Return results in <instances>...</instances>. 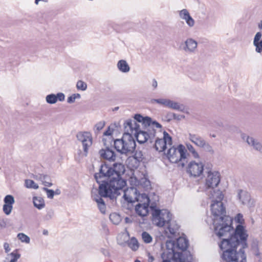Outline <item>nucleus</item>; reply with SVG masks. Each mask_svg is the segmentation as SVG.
Instances as JSON below:
<instances>
[{"label": "nucleus", "mask_w": 262, "mask_h": 262, "mask_svg": "<svg viewBox=\"0 0 262 262\" xmlns=\"http://www.w3.org/2000/svg\"><path fill=\"white\" fill-rule=\"evenodd\" d=\"M189 139L192 142L200 147H201L206 141L202 137L195 134H189Z\"/></svg>", "instance_id": "obj_21"}, {"label": "nucleus", "mask_w": 262, "mask_h": 262, "mask_svg": "<svg viewBox=\"0 0 262 262\" xmlns=\"http://www.w3.org/2000/svg\"><path fill=\"white\" fill-rule=\"evenodd\" d=\"M138 195V196L137 197L136 202H139V203H145V204H149L150 201L148 195H147L146 193H143L141 194L139 192Z\"/></svg>", "instance_id": "obj_27"}, {"label": "nucleus", "mask_w": 262, "mask_h": 262, "mask_svg": "<svg viewBox=\"0 0 262 262\" xmlns=\"http://www.w3.org/2000/svg\"><path fill=\"white\" fill-rule=\"evenodd\" d=\"M184 115H178L173 113L168 112L165 116L167 122H170L172 119L180 120L182 118H184Z\"/></svg>", "instance_id": "obj_29"}, {"label": "nucleus", "mask_w": 262, "mask_h": 262, "mask_svg": "<svg viewBox=\"0 0 262 262\" xmlns=\"http://www.w3.org/2000/svg\"><path fill=\"white\" fill-rule=\"evenodd\" d=\"M204 170V165L202 163H196L195 161L190 162L187 169V172L191 176L197 177L200 176Z\"/></svg>", "instance_id": "obj_11"}, {"label": "nucleus", "mask_w": 262, "mask_h": 262, "mask_svg": "<svg viewBox=\"0 0 262 262\" xmlns=\"http://www.w3.org/2000/svg\"><path fill=\"white\" fill-rule=\"evenodd\" d=\"M220 180V174L218 171H208L206 185L208 188H214L219 185Z\"/></svg>", "instance_id": "obj_13"}, {"label": "nucleus", "mask_w": 262, "mask_h": 262, "mask_svg": "<svg viewBox=\"0 0 262 262\" xmlns=\"http://www.w3.org/2000/svg\"><path fill=\"white\" fill-rule=\"evenodd\" d=\"M180 17L185 20L187 24L189 27H193L194 24V20L190 15L189 12L187 9H184L179 12Z\"/></svg>", "instance_id": "obj_18"}, {"label": "nucleus", "mask_w": 262, "mask_h": 262, "mask_svg": "<svg viewBox=\"0 0 262 262\" xmlns=\"http://www.w3.org/2000/svg\"><path fill=\"white\" fill-rule=\"evenodd\" d=\"M144 117L141 115L140 114H137L135 115L134 116V120L135 121H138V122H143Z\"/></svg>", "instance_id": "obj_52"}, {"label": "nucleus", "mask_w": 262, "mask_h": 262, "mask_svg": "<svg viewBox=\"0 0 262 262\" xmlns=\"http://www.w3.org/2000/svg\"><path fill=\"white\" fill-rule=\"evenodd\" d=\"M187 148L189 150V151L191 153L192 156L194 158H199V155L197 152V151L195 150L193 146L190 144H186Z\"/></svg>", "instance_id": "obj_36"}, {"label": "nucleus", "mask_w": 262, "mask_h": 262, "mask_svg": "<svg viewBox=\"0 0 262 262\" xmlns=\"http://www.w3.org/2000/svg\"><path fill=\"white\" fill-rule=\"evenodd\" d=\"M262 33L258 32L256 33L254 39L253 45L255 47V51L257 53H260L262 52Z\"/></svg>", "instance_id": "obj_20"}, {"label": "nucleus", "mask_w": 262, "mask_h": 262, "mask_svg": "<svg viewBox=\"0 0 262 262\" xmlns=\"http://www.w3.org/2000/svg\"><path fill=\"white\" fill-rule=\"evenodd\" d=\"M76 137L78 140L82 143L84 156H86L89 147L92 144V137L91 134L89 132H79L77 133Z\"/></svg>", "instance_id": "obj_10"}, {"label": "nucleus", "mask_w": 262, "mask_h": 262, "mask_svg": "<svg viewBox=\"0 0 262 262\" xmlns=\"http://www.w3.org/2000/svg\"><path fill=\"white\" fill-rule=\"evenodd\" d=\"M97 205L100 211L102 214H105L106 211V206L105 203H101V204H98Z\"/></svg>", "instance_id": "obj_51"}, {"label": "nucleus", "mask_w": 262, "mask_h": 262, "mask_svg": "<svg viewBox=\"0 0 262 262\" xmlns=\"http://www.w3.org/2000/svg\"><path fill=\"white\" fill-rule=\"evenodd\" d=\"M4 202L3 210L5 214L8 215L12 212L13 205L15 203L14 198L12 195H7L4 199Z\"/></svg>", "instance_id": "obj_14"}, {"label": "nucleus", "mask_w": 262, "mask_h": 262, "mask_svg": "<svg viewBox=\"0 0 262 262\" xmlns=\"http://www.w3.org/2000/svg\"><path fill=\"white\" fill-rule=\"evenodd\" d=\"M166 145L162 139L157 138L155 140L154 148L157 151L159 152L163 151L166 149Z\"/></svg>", "instance_id": "obj_23"}, {"label": "nucleus", "mask_w": 262, "mask_h": 262, "mask_svg": "<svg viewBox=\"0 0 262 262\" xmlns=\"http://www.w3.org/2000/svg\"><path fill=\"white\" fill-rule=\"evenodd\" d=\"M39 179L42 182L46 181L47 180L50 179V177L46 174H39Z\"/></svg>", "instance_id": "obj_54"}, {"label": "nucleus", "mask_w": 262, "mask_h": 262, "mask_svg": "<svg viewBox=\"0 0 262 262\" xmlns=\"http://www.w3.org/2000/svg\"><path fill=\"white\" fill-rule=\"evenodd\" d=\"M149 204L145 203H138L135 207V211L137 214L140 216H146L149 212Z\"/></svg>", "instance_id": "obj_16"}, {"label": "nucleus", "mask_w": 262, "mask_h": 262, "mask_svg": "<svg viewBox=\"0 0 262 262\" xmlns=\"http://www.w3.org/2000/svg\"><path fill=\"white\" fill-rule=\"evenodd\" d=\"M7 223L6 221L4 220H3L0 221V228H5L6 227Z\"/></svg>", "instance_id": "obj_58"}, {"label": "nucleus", "mask_w": 262, "mask_h": 262, "mask_svg": "<svg viewBox=\"0 0 262 262\" xmlns=\"http://www.w3.org/2000/svg\"><path fill=\"white\" fill-rule=\"evenodd\" d=\"M140 183L143 187L146 189H148V187L150 186V181L147 179H142Z\"/></svg>", "instance_id": "obj_49"}, {"label": "nucleus", "mask_w": 262, "mask_h": 262, "mask_svg": "<svg viewBox=\"0 0 262 262\" xmlns=\"http://www.w3.org/2000/svg\"><path fill=\"white\" fill-rule=\"evenodd\" d=\"M110 220L114 224L118 225L121 221V217L116 213H112L110 215Z\"/></svg>", "instance_id": "obj_31"}, {"label": "nucleus", "mask_w": 262, "mask_h": 262, "mask_svg": "<svg viewBox=\"0 0 262 262\" xmlns=\"http://www.w3.org/2000/svg\"><path fill=\"white\" fill-rule=\"evenodd\" d=\"M147 133V139L150 143H152L155 140L156 137V131L155 129L149 127L147 131H145Z\"/></svg>", "instance_id": "obj_30"}, {"label": "nucleus", "mask_w": 262, "mask_h": 262, "mask_svg": "<svg viewBox=\"0 0 262 262\" xmlns=\"http://www.w3.org/2000/svg\"><path fill=\"white\" fill-rule=\"evenodd\" d=\"M112 134V132L110 130V128L109 127L108 128V129L105 132H104V133H103V135L105 136H110V135H111Z\"/></svg>", "instance_id": "obj_61"}, {"label": "nucleus", "mask_w": 262, "mask_h": 262, "mask_svg": "<svg viewBox=\"0 0 262 262\" xmlns=\"http://www.w3.org/2000/svg\"><path fill=\"white\" fill-rule=\"evenodd\" d=\"M118 69L123 73H127L129 71L130 67L127 62L124 60H120L117 63Z\"/></svg>", "instance_id": "obj_25"}, {"label": "nucleus", "mask_w": 262, "mask_h": 262, "mask_svg": "<svg viewBox=\"0 0 262 262\" xmlns=\"http://www.w3.org/2000/svg\"><path fill=\"white\" fill-rule=\"evenodd\" d=\"M248 235L239 227L231 240L224 241L221 245L222 262H247L245 249L248 248Z\"/></svg>", "instance_id": "obj_2"}, {"label": "nucleus", "mask_w": 262, "mask_h": 262, "mask_svg": "<svg viewBox=\"0 0 262 262\" xmlns=\"http://www.w3.org/2000/svg\"><path fill=\"white\" fill-rule=\"evenodd\" d=\"M10 255L12 257L10 262H16L20 257V254L17 252V250L13 251L10 253Z\"/></svg>", "instance_id": "obj_44"}, {"label": "nucleus", "mask_w": 262, "mask_h": 262, "mask_svg": "<svg viewBox=\"0 0 262 262\" xmlns=\"http://www.w3.org/2000/svg\"><path fill=\"white\" fill-rule=\"evenodd\" d=\"M142 237L143 241L147 244L150 243L152 240L151 236L148 233L145 231L142 233Z\"/></svg>", "instance_id": "obj_39"}, {"label": "nucleus", "mask_w": 262, "mask_h": 262, "mask_svg": "<svg viewBox=\"0 0 262 262\" xmlns=\"http://www.w3.org/2000/svg\"><path fill=\"white\" fill-rule=\"evenodd\" d=\"M126 185L120 191L123 192V198L127 203H133L136 202L137 197L138 196V190L135 187H130L123 189Z\"/></svg>", "instance_id": "obj_12"}, {"label": "nucleus", "mask_w": 262, "mask_h": 262, "mask_svg": "<svg viewBox=\"0 0 262 262\" xmlns=\"http://www.w3.org/2000/svg\"><path fill=\"white\" fill-rule=\"evenodd\" d=\"M168 100L169 99H153L151 100V101L152 103L156 102L159 104L167 106Z\"/></svg>", "instance_id": "obj_42"}, {"label": "nucleus", "mask_w": 262, "mask_h": 262, "mask_svg": "<svg viewBox=\"0 0 262 262\" xmlns=\"http://www.w3.org/2000/svg\"><path fill=\"white\" fill-rule=\"evenodd\" d=\"M33 201L34 206L37 209L40 210L45 207V201L42 198L34 196L33 197Z\"/></svg>", "instance_id": "obj_26"}, {"label": "nucleus", "mask_w": 262, "mask_h": 262, "mask_svg": "<svg viewBox=\"0 0 262 262\" xmlns=\"http://www.w3.org/2000/svg\"><path fill=\"white\" fill-rule=\"evenodd\" d=\"M128 246L133 250L136 251L139 248L138 242L135 237H132L128 243Z\"/></svg>", "instance_id": "obj_32"}, {"label": "nucleus", "mask_w": 262, "mask_h": 262, "mask_svg": "<svg viewBox=\"0 0 262 262\" xmlns=\"http://www.w3.org/2000/svg\"><path fill=\"white\" fill-rule=\"evenodd\" d=\"M134 136L136 137L137 141L140 144H143L148 141L147 133L145 131L140 130V129L136 133H134Z\"/></svg>", "instance_id": "obj_22"}, {"label": "nucleus", "mask_w": 262, "mask_h": 262, "mask_svg": "<svg viewBox=\"0 0 262 262\" xmlns=\"http://www.w3.org/2000/svg\"><path fill=\"white\" fill-rule=\"evenodd\" d=\"M76 88L78 90L85 91V90H86V89L87 88V84L84 82H83L81 80H79L77 82Z\"/></svg>", "instance_id": "obj_43"}, {"label": "nucleus", "mask_w": 262, "mask_h": 262, "mask_svg": "<svg viewBox=\"0 0 262 262\" xmlns=\"http://www.w3.org/2000/svg\"><path fill=\"white\" fill-rule=\"evenodd\" d=\"M155 258L154 257L150 254V253H148V262H153Z\"/></svg>", "instance_id": "obj_64"}, {"label": "nucleus", "mask_w": 262, "mask_h": 262, "mask_svg": "<svg viewBox=\"0 0 262 262\" xmlns=\"http://www.w3.org/2000/svg\"><path fill=\"white\" fill-rule=\"evenodd\" d=\"M132 222H133V221H132V220L130 217H126L125 218V223H126V224H130V223H132Z\"/></svg>", "instance_id": "obj_63"}, {"label": "nucleus", "mask_w": 262, "mask_h": 262, "mask_svg": "<svg viewBox=\"0 0 262 262\" xmlns=\"http://www.w3.org/2000/svg\"><path fill=\"white\" fill-rule=\"evenodd\" d=\"M53 215V212L52 210H51L47 213V215H46V219L47 220H50L52 218Z\"/></svg>", "instance_id": "obj_59"}, {"label": "nucleus", "mask_w": 262, "mask_h": 262, "mask_svg": "<svg viewBox=\"0 0 262 262\" xmlns=\"http://www.w3.org/2000/svg\"><path fill=\"white\" fill-rule=\"evenodd\" d=\"M252 250L253 252V254L256 256L258 257L260 255V253L259 252L258 245L257 244H254L252 246Z\"/></svg>", "instance_id": "obj_50"}, {"label": "nucleus", "mask_w": 262, "mask_h": 262, "mask_svg": "<svg viewBox=\"0 0 262 262\" xmlns=\"http://www.w3.org/2000/svg\"><path fill=\"white\" fill-rule=\"evenodd\" d=\"M176 248L178 250H182V253H184L185 251H188L187 249L188 247L189 242L188 240L184 237H179L177 239Z\"/></svg>", "instance_id": "obj_17"}, {"label": "nucleus", "mask_w": 262, "mask_h": 262, "mask_svg": "<svg viewBox=\"0 0 262 262\" xmlns=\"http://www.w3.org/2000/svg\"><path fill=\"white\" fill-rule=\"evenodd\" d=\"M105 125V122L104 121H100L98 123H97L94 127V130L95 133H98L100 130H101Z\"/></svg>", "instance_id": "obj_45"}, {"label": "nucleus", "mask_w": 262, "mask_h": 262, "mask_svg": "<svg viewBox=\"0 0 262 262\" xmlns=\"http://www.w3.org/2000/svg\"><path fill=\"white\" fill-rule=\"evenodd\" d=\"M216 198L218 200H213L210 206L211 212L214 217L213 221L216 219L219 221L227 219L228 221V218L230 217L226 215V208L222 201L224 198L222 192L219 191Z\"/></svg>", "instance_id": "obj_7"}, {"label": "nucleus", "mask_w": 262, "mask_h": 262, "mask_svg": "<svg viewBox=\"0 0 262 262\" xmlns=\"http://www.w3.org/2000/svg\"><path fill=\"white\" fill-rule=\"evenodd\" d=\"M167 107L181 111H182L184 109L183 105L180 104L178 102H174L169 99Z\"/></svg>", "instance_id": "obj_28"}, {"label": "nucleus", "mask_w": 262, "mask_h": 262, "mask_svg": "<svg viewBox=\"0 0 262 262\" xmlns=\"http://www.w3.org/2000/svg\"><path fill=\"white\" fill-rule=\"evenodd\" d=\"M125 171V166L120 162L114 163L112 166L106 162L101 164L99 172L94 174L95 179L99 184V195L96 194L93 199L97 205L105 203L102 197L113 200L120 195V190L126 185V181L121 177Z\"/></svg>", "instance_id": "obj_1"}, {"label": "nucleus", "mask_w": 262, "mask_h": 262, "mask_svg": "<svg viewBox=\"0 0 262 262\" xmlns=\"http://www.w3.org/2000/svg\"><path fill=\"white\" fill-rule=\"evenodd\" d=\"M25 185L27 188H33L35 189L38 188V185L32 180H26L25 182Z\"/></svg>", "instance_id": "obj_34"}, {"label": "nucleus", "mask_w": 262, "mask_h": 262, "mask_svg": "<svg viewBox=\"0 0 262 262\" xmlns=\"http://www.w3.org/2000/svg\"><path fill=\"white\" fill-rule=\"evenodd\" d=\"M101 253L105 256H110V254L107 249H104V248H101Z\"/></svg>", "instance_id": "obj_55"}, {"label": "nucleus", "mask_w": 262, "mask_h": 262, "mask_svg": "<svg viewBox=\"0 0 262 262\" xmlns=\"http://www.w3.org/2000/svg\"><path fill=\"white\" fill-rule=\"evenodd\" d=\"M161 258L172 260L175 262H192L193 260L192 255L190 251L182 253L166 250L161 254Z\"/></svg>", "instance_id": "obj_8"}, {"label": "nucleus", "mask_w": 262, "mask_h": 262, "mask_svg": "<svg viewBox=\"0 0 262 262\" xmlns=\"http://www.w3.org/2000/svg\"><path fill=\"white\" fill-rule=\"evenodd\" d=\"M42 189L47 192V197L49 199H53L55 194L54 191L52 189H49L46 187H43Z\"/></svg>", "instance_id": "obj_48"}, {"label": "nucleus", "mask_w": 262, "mask_h": 262, "mask_svg": "<svg viewBox=\"0 0 262 262\" xmlns=\"http://www.w3.org/2000/svg\"><path fill=\"white\" fill-rule=\"evenodd\" d=\"M231 219L228 218V221L227 220H224L222 221H219L216 219L213 222L214 227V233L215 234L222 240L221 243L219 244V247L221 248V245L224 241H231L234 235L236 233V231L237 227H243V232L244 233L248 236L247 232V230L245 227L241 225H237L236 226L235 230H233V227L231 225Z\"/></svg>", "instance_id": "obj_5"}, {"label": "nucleus", "mask_w": 262, "mask_h": 262, "mask_svg": "<svg viewBox=\"0 0 262 262\" xmlns=\"http://www.w3.org/2000/svg\"><path fill=\"white\" fill-rule=\"evenodd\" d=\"M151 125L155 126L157 128H161L162 125L156 121H152Z\"/></svg>", "instance_id": "obj_60"}, {"label": "nucleus", "mask_w": 262, "mask_h": 262, "mask_svg": "<svg viewBox=\"0 0 262 262\" xmlns=\"http://www.w3.org/2000/svg\"><path fill=\"white\" fill-rule=\"evenodd\" d=\"M201 147L203 148L205 151L208 152L211 154H213L214 153V150L212 146L206 141L205 142L204 144Z\"/></svg>", "instance_id": "obj_41"}, {"label": "nucleus", "mask_w": 262, "mask_h": 262, "mask_svg": "<svg viewBox=\"0 0 262 262\" xmlns=\"http://www.w3.org/2000/svg\"><path fill=\"white\" fill-rule=\"evenodd\" d=\"M237 197L243 204H246L249 202L250 198V195L247 192L244 191L242 190H238Z\"/></svg>", "instance_id": "obj_24"}, {"label": "nucleus", "mask_w": 262, "mask_h": 262, "mask_svg": "<svg viewBox=\"0 0 262 262\" xmlns=\"http://www.w3.org/2000/svg\"><path fill=\"white\" fill-rule=\"evenodd\" d=\"M57 101H63L64 100L65 96L62 93H58L56 95Z\"/></svg>", "instance_id": "obj_53"}, {"label": "nucleus", "mask_w": 262, "mask_h": 262, "mask_svg": "<svg viewBox=\"0 0 262 262\" xmlns=\"http://www.w3.org/2000/svg\"><path fill=\"white\" fill-rule=\"evenodd\" d=\"M242 138L246 140L247 143L250 146H253V148L262 154V144L257 140L252 137H249L245 134H242Z\"/></svg>", "instance_id": "obj_15"}, {"label": "nucleus", "mask_w": 262, "mask_h": 262, "mask_svg": "<svg viewBox=\"0 0 262 262\" xmlns=\"http://www.w3.org/2000/svg\"><path fill=\"white\" fill-rule=\"evenodd\" d=\"M186 152L185 146L180 144L177 148L174 146L170 147L167 151V157L170 162L179 163V165L184 167L188 162Z\"/></svg>", "instance_id": "obj_6"}, {"label": "nucleus", "mask_w": 262, "mask_h": 262, "mask_svg": "<svg viewBox=\"0 0 262 262\" xmlns=\"http://www.w3.org/2000/svg\"><path fill=\"white\" fill-rule=\"evenodd\" d=\"M142 123L145 126H148V128H149V127H150V126L151 125V124L152 123V120H151V118L149 117H145L143 118Z\"/></svg>", "instance_id": "obj_47"}, {"label": "nucleus", "mask_w": 262, "mask_h": 262, "mask_svg": "<svg viewBox=\"0 0 262 262\" xmlns=\"http://www.w3.org/2000/svg\"><path fill=\"white\" fill-rule=\"evenodd\" d=\"M183 49L186 52L193 53L197 47V42L192 38H188L185 41Z\"/></svg>", "instance_id": "obj_19"}, {"label": "nucleus", "mask_w": 262, "mask_h": 262, "mask_svg": "<svg viewBox=\"0 0 262 262\" xmlns=\"http://www.w3.org/2000/svg\"><path fill=\"white\" fill-rule=\"evenodd\" d=\"M133 158L138 162H140L144 159L143 153L140 150H136Z\"/></svg>", "instance_id": "obj_37"}, {"label": "nucleus", "mask_w": 262, "mask_h": 262, "mask_svg": "<svg viewBox=\"0 0 262 262\" xmlns=\"http://www.w3.org/2000/svg\"><path fill=\"white\" fill-rule=\"evenodd\" d=\"M235 221L238 223V225H241L243 223H244V219H243V215L242 213H238L237 215L235 216L234 218Z\"/></svg>", "instance_id": "obj_46"}, {"label": "nucleus", "mask_w": 262, "mask_h": 262, "mask_svg": "<svg viewBox=\"0 0 262 262\" xmlns=\"http://www.w3.org/2000/svg\"><path fill=\"white\" fill-rule=\"evenodd\" d=\"M166 250L170 251H176V243L174 241L170 239L166 243Z\"/></svg>", "instance_id": "obj_33"}, {"label": "nucleus", "mask_w": 262, "mask_h": 262, "mask_svg": "<svg viewBox=\"0 0 262 262\" xmlns=\"http://www.w3.org/2000/svg\"><path fill=\"white\" fill-rule=\"evenodd\" d=\"M17 237L22 242L29 243L30 242V237L23 233H19L17 234Z\"/></svg>", "instance_id": "obj_40"}, {"label": "nucleus", "mask_w": 262, "mask_h": 262, "mask_svg": "<svg viewBox=\"0 0 262 262\" xmlns=\"http://www.w3.org/2000/svg\"><path fill=\"white\" fill-rule=\"evenodd\" d=\"M105 147L104 148H102L100 149L99 151V154L101 158L103 159H105L108 160L109 161L114 162L116 160H118L119 159H121L120 157V155H125L126 156L128 154H121L118 152L117 151L116 152L114 151L113 149V148L114 147L111 145L109 146V145L107 146L106 143H104ZM116 150H117L116 149Z\"/></svg>", "instance_id": "obj_9"}, {"label": "nucleus", "mask_w": 262, "mask_h": 262, "mask_svg": "<svg viewBox=\"0 0 262 262\" xmlns=\"http://www.w3.org/2000/svg\"><path fill=\"white\" fill-rule=\"evenodd\" d=\"M75 101V98L74 97V96L72 95H71V96L69 97L68 98V99H67V102L69 103H74Z\"/></svg>", "instance_id": "obj_57"}, {"label": "nucleus", "mask_w": 262, "mask_h": 262, "mask_svg": "<svg viewBox=\"0 0 262 262\" xmlns=\"http://www.w3.org/2000/svg\"><path fill=\"white\" fill-rule=\"evenodd\" d=\"M150 208L152 211L153 223L158 227H166L167 229L164 231L168 237H170L169 235H167L168 233L171 235H174L179 230L180 226L176 221L172 220V214L167 209H157L156 205L154 204H151Z\"/></svg>", "instance_id": "obj_4"}, {"label": "nucleus", "mask_w": 262, "mask_h": 262, "mask_svg": "<svg viewBox=\"0 0 262 262\" xmlns=\"http://www.w3.org/2000/svg\"><path fill=\"white\" fill-rule=\"evenodd\" d=\"M164 141L165 144L167 145V144L171 146L172 145V138L166 132L164 131L163 133V138L162 139Z\"/></svg>", "instance_id": "obj_35"}, {"label": "nucleus", "mask_w": 262, "mask_h": 262, "mask_svg": "<svg viewBox=\"0 0 262 262\" xmlns=\"http://www.w3.org/2000/svg\"><path fill=\"white\" fill-rule=\"evenodd\" d=\"M4 248L5 249L6 253H8L10 251L9 245L7 243H5L4 244Z\"/></svg>", "instance_id": "obj_56"}, {"label": "nucleus", "mask_w": 262, "mask_h": 262, "mask_svg": "<svg viewBox=\"0 0 262 262\" xmlns=\"http://www.w3.org/2000/svg\"><path fill=\"white\" fill-rule=\"evenodd\" d=\"M46 99L49 104H55L57 102L56 95L54 94L48 95L46 97Z\"/></svg>", "instance_id": "obj_38"}, {"label": "nucleus", "mask_w": 262, "mask_h": 262, "mask_svg": "<svg viewBox=\"0 0 262 262\" xmlns=\"http://www.w3.org/2000/svg\"><path fill=\"white\" fill-rule=\"evenodd\" d=\"M125 133L121 139L113 140L115 149L121 154H129L134 152L136 142L133 137L139 129L140 125L132 119H128L124 123Z\"/></svg>", "instance_id": "obj_3"}, {"label": "nucleus", "mask_w": 262, "mask_h": 262, "mask_svg": "<svg viewBox=\"0 0 262 262\" xmlns=\"http://www.w3.org/2000/svg\"><path fill=\"white\" fill-rule=\"evenodd\" d=\"M42 184H43L44 186L46 187H51L53 185V184L52 183L48 182L47 181H43Z\"/></svg>", "instance_id": "obj_62"}]
</instances>
